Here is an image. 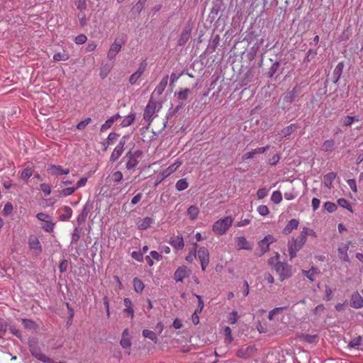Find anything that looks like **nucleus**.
Wrapping results in <instances>:
<instances>
[{"label": "nucleus", "mask_w": 363, "mask_h": 363, "mask_svg": "<svg viewBox=\"0 0 363 363\" xmlns=\"http://www.w3.org/2000/svg\"><path fill=\"white\" fill-rule=\"evenodd\" d=\"M362 341L361 337H357L354 339H352L349 343H348V347L349 348H354L359 345H360Z\"/></svg>", "instance_id": "nucleus-52"}, {"label": "nucleus", "mask_w": 363, "mask_h": 363, "mask_svg": "<svg viewBox=\"0 0 363 363\" xmlns=\"http://www.w3.org/2000/svg\"><path fill=\"white\" fill-rule=\"evenodd\" d=\"M301 233L302 234V237H305L306 238H307V236H313L314 238L316 237L315 232L313 230L306 227L303 228Z\"/></svg>", "instance_id": "nucleus-46"}, {"label": "nucleus", "mask_w": 363, "mask_h": 363, "mask_svg": "<svg viewBox=\"0 0 363 363\" xmlns=\"http://www.w3.org/2000/svg\"><path fill=\"white\" fill-rule=\"evenodd\" d=\"M131 257L135 259V260H137L138 262H143V252L138 251V252H136V251H133L132 253H131Z\"/></svg>", "instance_id": "nucleus-57"}, {"label": "nucleus", "mask_w": 363, "mask_h": 363, "mask_svg": "<svg viewBox=\"0 0 363 363\" xmlns=\"http://www.w3.org/2000/svg\"><path fill=\"white\" fill-rule=\"evenodd\" d=\"M240 316L237 311H233L230 313L228 314L227 317L228 323L230 324H235L238 320Z\"/></svg>", "instance_id": "nucleus-39"}, {"label": "nucleus", "mask_w": 363, "mask_h": 363, "mask_svg": "<svg viewBox=\"0 0 363 363\" xmlns=\"http://www.w3.org/2000/svg\"><path fill=\"white\" fill-rule=\"evenodd\" d=\"M169 244L176 250H182L184 247V242L182 235H177L171 238Z\"/></svg>", "instance_id": "nucleus-18"}, {"label": "nucleus", "mask_w": 363, "mask_h": 363, "mask_svg": "<svg viewBox=\"0 0 363 363\" xmlns=\"http://www.w3.org/2000/svg\"><path fill=\"white\" fill-rule=\"evenodd\" d=\"M182 164V162L176 160L172 164L169 165L167 169L162 172V179H164L174 173Z\"/></svg>", "instance_id": "nucleus-15"}, {"label": "nucleus", "mask_w": 363, "mask_h": 363, "mask_svg": "<svg viewBox=\"0 0 363 363\" xmlns=\"http://www.w3.org/2000/svg\"><path fill=\"white\" fill-rule=\"evenodd\" d=\"M143 335L144 337L148 338L154 342H156L157 340V336L156 333L147 329L143 330Z\"/></svg>", "instance_id": "nucleus-38"}, {"label": "nucleus", "mask_w": 363, "mask_h": 363, "mask_svg": "<svg viewBox=\"0 0 363 363\" xmlns=\"http://www.w3.org/2000/svg\"><path fill=\"white\" fill-rule=\"evenodd\" d=\"M22 322L24 327L28 330H35L37 328V325L34 321L29 319H22Z\"/></svg>", "instance_id": "nucleus-41"}, {"label": "nucleus", "mask_w": 363, "mask_h": 363, "mask_svg": "<svg viewBox=\"0 0 363 363\" xmlns=\"http://www.w3.org/2000/svg\"><path fill=\"white\" fill-rule=\"evenodd\" d=\"M336 174L335 172H329L326 174L323 177V184L325 186L330 189L333 188V182L336 178Z\"/></svg>", "instance_id": "nucleus-25"}, {"label": "nucleus", "mask_w": 363, "mask_h": 363, "mask_svg": "<svg viewBox=\"0 0 363 363\" xmlns=\"http://www.w3.org/2000/svg\"><path fill=\"white\" fill-rule=\"evenodd\" d=\"M7 330L6 322L4 319H0V339L4 337Z\"/></svg>", "instance_id": "nucleus-51"}, {"label": "nucleus", "mask_w": 363, "mask_h": 363, "mask_svg": "<svg viewBox=\"0 0 363 363\" xmlns=\"http://www.w3.org/2000/svg\"><path fill=\"white\" fill-rule=\"evenodd\" d=\"M168 79L169 77L167 75H166L162 79L159 84L155 87V90L153 91L152 97L155 95L160 96L163 93L167 85Z\"/></svg>", "instance_id": "nucleus-16"}, {"label": "nucleus", "mask_w": 363, "mask_h": 363, "mask_svg": "<svg viewBox=\"0 0 363 363\" xmlns=\"http://www.w3.org/2000/svg\"><path fill=\"white\" fill-rule=\"evenodd\" d=\"M121 118V116L117 113L111 117H110L108 119H107L104 124L101 126V131L104 132L106 131L108 129H109L113 123L116 122L118 119Z\"/></svg>", "instance_id": "nucleus-23"}, {"label": "nucleus", "mask_w": 363, "mask_h": 363, "mask_svg": "<svg viewBox=\"0 0 363 363\" xmlns=\"http://www.w3.org/2000/svg\"><path fill=\"white\" fill-rule=\"evenodd\" d=\"M324 208L329 213L334 212L337 208L336 205L334 203L330 201H327L324 203Z\"/></svg>", "instance_id": "nucleus-54"}, {"label": "nucleus", "mask_w": 363, "mask_h": 363, "mask_svg": "<svg viewBox=\"0 0 363 363\" xmlns=\"http://www.w3.org/2000/svg\"><path fill=\"white\" fill-rule=\"evenodd\" d=\"M120 343L123 348L129 349L130 347L131 342L128 329L123 330Z\"/></svg>", "instance_id": "nucleus-24"}, {"label": "nucleus", "mask_w": 363, "mask_h": 363, "mask_svg": "<svg viewBox=\"0 0 363 363\" xmlns=\"http://www.w3.org/2000/svg\"><path fill=\"white\" fill-rule=\"evenodd\" d=\"M29 350L33 357H35L38 360L45 362V363H52L50 359L47 357L45 354H43L40 349L38 347L37 342L35 341L29 342Z\"/></svg>", "instance_id": "nucleus-5"}, {"label": "nucleus", "mask_w": 363, "mask_h": 363, "mask_svg": "<svg viewBox=\"0 0 363 363\" xmlns=\"http://www.w3.org/2000/svg\"><path fill=\"white\" fill-rule=\"evenodd\" d=\"M109 177L111 182L118 184L123 180V174L121 171L118 170L113 172Z\"/></svg>", "instance_id": "nucleus-30"}, {"label": "nucleus", "mask_w": 363, "mask_h": 363, "mask_svg": "<svg viewBox=\"0 0 363 363\" xmlns=\"http://www.w3.org/2000/svg\"><path fill=\"white\" fill-rule=\"evenodd\" d=\"M189 186V183L186 179H181L178 180L176 183L175 187L177 191H183L187 189Z\"/></svg>", "instance_id": "nucleus-34"}, {"label": "nucleus", "mask_w": 363, "mask_h": 363, "mask_svg": "<svg viewBox=\"0 0 363 363\" xmlns=\"http://www.w3.org/2000/svg\"><path fill=\"white\" fill-rule=\"evenodd\" d=\"M302 273L311 281L314 280V276L318 273V269L312 267L309 270H302Z\"/></svg>", "instance_id": "nucleus-35"}, {"label": "nucleus", "mask_w": 363, "mask_h": 363, "mask_svg": "<svg viewBox=\"0 0 363 363\" xmlns=\"http://www.w3.org/2000/svg\"><path fill=\"white\" fill-rule=\"evenodd\" d=\"M76 6L78 9L82 11L86 9V3L85 0H77L76 2Z\"/></svg>", "instance_id": "nucleus-63"}, {"label": "nucleus", "mask_w": 363, "mask_h": 363, "mask_svg": "<svg viewBox=\"0 0 363 363\" xmlns=\"http://www.w3.org/2000/svg\"><path fill=\"white\" fill-rule=\"evenodd\" d=\"M335 145V141L333 139L325 140L322 146V149L324 152H332Z\"/></svg>", "instance_id": "nucleus-29"}, {"label": "nucleus", "mask_w": 363, "mask_h": 363, "mask_svg": "<svg viewBox=\"0 0 363 363\" xmlns=\"http://www.w3.org/2000/svg\"><path fill=\"white\" fill-rule=\"evenodd\" d=\"M235 242L238 250H252V245L244 236L236 238Z\"/></svg>", "instance_id": "nucleus-19"}, {"label": "nucleus", "mask_w": 363, "mask_h": 363, "mask_svg": "<svg viewBox=\"0 0 363 363\" xmlns=\"http://www.w3.org/2000/svg\"><path fill=\"white\" fill-rule=\"evenodd\" d=\"M190 36V32L187 30H184L182 31L180 38L178 40V44L180 46L184 45L186 42L189 40Z\"/></svg>", "instance_id": "nucleus-33"}, {"label": "nucleus", "mask_w": 363, "mask_h": 363, "mask_svg": "<svg viewBox=\"0 0 363 363\" xmlns=\"http://www.w3.org/2000/svg\"><path fill=\"white\" fill-rule=\"evenodd\" d=\"M351 306L357 309L363 307V298L358 292L352 294L351 296Z\"/></svg>", "instance_id": "nucleus-17"}, {"label": "nucleus", "mask_w": 363, "mask_h": 363, "mask_svg": "<svg viewBox=\"0 0 363 363\" xmlns=\"http://www.w3.org/2000/svg\"><path fill=\"white\" fill-rule=\"evenodd\" d=\"M86 36L85 35L81 34L75 38L74 42L77 44L82 45L84 44L86 41Z\"/></svg>", "instance_id": "nucleus-62"}, {"label": "nucleus", "mask_w": 363, "mask_h": 363, "mask_svg": "<svg viewBox=\"0 0 363 363\" xmlns=\"http://www.w3.org/2000/svg\"><path fill=\"white\" fill-rule=\"evenodd\" d=\"M126 143V137L123 136L116 147L114 148L110 157V162H113L116 161L123 154L124 150V145Z\"/></svg>", "instance_id": "nucleus-10"}, {"label": "nucleus", "mask_w": 363, "mask_h": 363, "mask_svg": "<svg viewBox=\"0 0 363 363\" xmlns=\"http://www.w3.org/2000/svg\"><path fill=\"white\" fill-rule=\"evenodd\" d=\"M141 75L137 72L132 74L129 78V82L130 84H135L138 80L140 78Z\"/></svg>", "instance_id": "nucleus-60"}, {"label": "nucleus", "mask_w": 363, "mask_h": 363, "mask_svg": "<svg viewBox=\"0 0 363 363\" xmlns=\"http://www.w3.org/2000/svg\"><path fill=\"white\" fill-rule=\"evenodd\" d=\"M89 211L86 208V206H85L80 214L77 216V222L79 225L84 223L86 219V217L88 216Z\"/></svg>", "instance_id": "nucleus-37"}, {"label": "nucleus", "mask_w": 363, "mask_h": 363, "mask_svg": "<svg viewBox=\"0 0 363 363\" xmlns=\"http://www.w3.org/2000/svg\"><path fill=\"white\" fill-rule=\"evenodd\" d=\"M298 220L297 219H291L290 220L285 228H284V233L288 235L292 232L293 230H295L298 226Z\"/></svg>", "instance_id": "nucleus-27"}, {"label": "nucleus", "mask_w": 363, "mask_h": 363, "mask_svg": "<svg viewBox=\"0 0 363 363\" xmlns=\"http://www.w3.org/2000/svg\"><path fill=\"white\" fill-rule=\"evenodd\" d=\"M91 121V119L90 118H86V119H84V121H80L77 125V128L78 130H83L84 129V128Z\"/></svg>", "instance_id": "nucleus-56"}, {"label": "nucleus", "mask_w": 363, "mask_h": 363, "mask_svg": "<svg viewBox=\"0 0 363 363\" xmlns=\"http://www.w3.org/2000/svg\"><path fill=\"white\" fill-rule=\"evenodd\" d=\"M296 128L295 124H291L284 128H283L277 135V137L279 140H281L284 138L289 136Z\"/></svg>", "instance_id": "nucleus-21"}, {"label": "nucleus", "mask_w": 363, "mask_h": 363, "mask_svg": "<svg viewBox=\"0 0 363 363\" xmlns=\"http://www.w3.org/2000/svg\"><path fill=\"white\" fill-rule=\"evenodd\" d=\"M153 223V219L150 217H145L143 219H140L137 223L138 228L139 230H146Z\"/></svg>", "instance_id": "nucleus-26"}, {"label": "nucleus", "mask_w": 363, "mask_h": 363, "mask_svg": "<svg viewBox=\"0 0 363 363\" xmlns=\"http://www.w3.org/2000/svg\"><path fill=\"white\" fill-rule=\"evenodd\" d=\"M301 89L300 86H294L292 90L286 92L284 94L283 100L285 103L290 104H291L295 99L298 96V94L301 93Z\"/></svg>", "instance_id": "nucleus-11"}, {"label": "nucleus", "mask_w": 363, "mask_h": 363, "mask_svg": "<svg viewBox=\"0 0 363 363\" xmlns=\"http://www.w3.org/2000/svg\"><path fill=\"white\" fill-rule=\"evenodd\" d=\"M337 204L340 206L347 209L350 212H352V208L351 205L348 203V201L345 199H343V198L339 199L337 200Z\"/></svg>", "instance_id": "nucleus-44"}, {"label": "nucleus", "mask_w": 363, "mask_h": 363, "mask_svg": "<svg viewBox=\"0 0 363 363\" xmlns=\"http://www.w3.org/2000/svg\"><path fill=\"white\" fill-rule=\"evenodd\" d=\"M36 218L40 220V221H43V222H46L48 221V219L50 218V216L49 215H48L47 213H39L36 215Z\"/></svg>", "instance_id": "nucleus-64"}, {"label": "nucleus", "mask_w": 363, "mask_h": 363, "mask_svg": "<svg viewBox=\"0 0 363 363\" xmlns=\"http://www.w3.org/2000/svg\"><path fill=\"white\" fill-rule=\"evenodd\" d=\"M134 290L137 293H142L145 288L144 283L138 277L133 279V281Z\"/></svg>", "instance_id": "nucleus-31"}, {"label": "nucleus", "mask_w": 363, "mask_h": 363, "mask_svg": "<svg viewBox=\"0 0 363 363\" xmlns=\"http://www.w3.org/2000/svg\"><path fill=\"white\" fill-rule=\"evenodd\" d=\"M271 201L276 204L280 203L282 201L281 193L279 191H274L271 196Z\"/></svg>", "instance_id": "nucleus-40"}, {"label": "nucleus", "mask_w": 363, "mask_h": 363, "mask_svg": "<svg viewBox=\"0 0 363 363\" xmlns=\"http://www.w3.org/2000/svg\"><path fill=\"white\" fill-rule=\"evenodd\" d=\"M64 213L60 216L61 220H67L72 217V210L69 206H64L63 208Z\"/></svg>", "instance_id": "nucleus-36"}, {"label": "nucleus", "mask_w": 363, "mask_h": 363, "mask_svg": "<svg viewBox=\"0 0 363 363\" xmlns=\"http://www.w3.org/2000/svg\"><path fill=\"white\" fill-rule=\"evenodd\" d=\"M190 272L186 266L179 267L174 272V278L177 282L182 281L185 277L189 276Z\"/></svg>", "instance_id": "nucleus-14"}, {"label": "nucleus", "mask_w": 363, "mask_h": 363, "mask_svg": "<svg viewBox=\"0 0 363 363\" xmlns=\"http://www.w3.org/2000/svg\"><path fill=\"white\" fill-rule=\"evenodd\" d=\"M268 194V190L266 188H262L257 191V196L259 199H262Z\"/></svg>", "instance_id": "nucleus-58"}, {"label": "nucleus", "mask_w": 363, "mask_h": 363, "mask_svg": "<svg viewBox=\"0 0 363 363\" xmlns=\"http://www.w3.org/2000/svg\"><path fill=\"white\" fill-rule=\"evenodd\" d=\"M54 223L51 220V218L45 222V225L43 227V230L48 233H52L54 230Z\"/></svg>", "instance_id": "nucleus-47"}, {"label": "nucleus", "mask_w": 363, "mask_h": 363, "mask_svg": "<svg viewBox=\"0 0 363 363\" xmlns=\"http://www.w3.org/2000/svg\"><path fill=\"white\" fill-rule=\"evenodd\" d=\"M197 256L200 260L202 270L205 271L210 261L208 249L205 247H200L197 251Z\"/></svg>", "instance_id": "nucleus-9"}, {"label": "nucleus", "mask_w": 363, "mask_h": 363, "mask_svg": "<svg viewBox=\"0 0 363 363\" xmlns=\"http://www.w3.org/2000/svg\"><path fill=\"white\" fill-rule=\"evenodd\" d=\"M257 212L262 216H266L269 213L268 207L265 205H260L257 208Z\"/></svg>", "instance_id": "nucleus-48"}, {"label": "nucleus", "mask_w": 363, "mask_h": 363, "mask_svg": "<svg viewBox=\"0 0 363 363\" xmlns=\"http://www.w3.org/2000/svg\"><path fill=\"white\" fill-rule=\"evenodd\" d=\"M195 249L189 252L188 255L186 257V260L189 262H192L197 256V252H196V247L197 246V244H195Z\"/></svg>", "instance_id": "nucleus-53"}, {"label": "nucleus", "mask_w": 363, "mask_h": 363, "mask_svg": "<svg viewBox=\"0 0 363 363\" xmlns=\"http://www.w3.org/2000/svg\"><path fill=\"white\" fill-rule=\"evenodd\" d=\"M354 121H358V119H355L353 116H347L343 118V124L345 126L350 125Z\"/></svg>", "instance_id": "nucleus-61"}, {"label": "nucleus", "mask_w": 363, "mask_h": 363, "mask_svg": "<svg viewBox=\"0 0 363 363\" xmlns=\"http://www.w3.org/2000/svg\"><path fill=\"white\" fill-rule=\"evenodd\" d=\"M69 58V56L66 52H57L53 55L55 61H66Z\"/></svg>", "instance_id": "nucleus-42"}, {"label": "nucleus", "mask_w": 363, "mask_h": 363, "mask_svg": "<svg viewBox=\"0 0 363 363\" xmlns=\"http://www.w3.org/2000/svg\"><path fill=\"white\" fill-rule=\"evenodd\" d=\"M190 92L189 89H184L178 93V98L180 100H186L188 97V94Z\"/></svg>", "instance_id": "nucleus-59"}, {"label": "nucleus", "mask_w": 363, "mask_h": 363, "mask_svg": "<svg viewBox=\"0 0 363 363\" xmlns=\"http://www.w3.org/2000/svg\"><path fill=\"white\" fill-rule=\"evenodd\" d=\"M306 242V238L302 237V234L300 233L299 236L289 241L288 243V251L289 256L291 259L296 257V253L303 247Z\"/></svg>", "instance_id": "nucleus-4"}, {"label": "nucleus", "mask_w": 363, "mask_h": 363, "mask_svg": "<svg viewBox=\"0 0 363 363\" xmlns=\"http://www.w3.org/2000/svg\"><path fill=\"white\" fill-rule=\"evenodd\" d=\"M223 334L225 337V341L228 343H230L233 340L230 328L225 326L223 329Z\"/></svg>", "instance_id": "nucleus-43"}, {"label": "nucleus", "mask_w": 363, "mask_h": 363, "mask_svg": "<svg viewBox=\"0 0 363 363\" xmlns=\"http://www.w3.org/2000/svg\"><path fill=\"white\" fill-rule=\"evenodd\" d=\"M156 108L157 102L153 101L152 98L151 97L145 108L143 113V118L147 122H148V124H150L152 121Z\"/></svg>", "instance_id": "nucleus-8"}, {"label": "nucleus", "mask_w": 363, "mask_h": 363, "mask_svg": "<svg viewBox=\"0 0 363 363\" xmlns=\"http://www.w3.org/2000/svg\"><path fill=\"white\" fill-rule=\"evenodd\" d=\"M48 171L53 175L68 174L69 173V169H63L60 165L55 164L49 165Z\"/></svg>", "instance_id": "nucleus-20"}, {"label": "nucleus", "mask_w": 363, "mask_h": 363, "mask_svg": "<svg viewBox=\"0 0 363 363\" xmlns=\"http://www.w3.org/2000/svg\"><path fill=\"white\" fill-rule=\"evenodd\" d=\"M279 255L276 254V256L272 257L269 260V264L276 271L279 276L280 279L282 281L286 278L291 277L292 270L291 267L286 262H281L279 261Z\"/></svg>", "instance_id": "nucleus-1"}, {"label": "nucleus", "mask_w": 363, "mask_h": 363, "mask_svg": "<svg viewBox=\"0 0 363 363\" xmlns=\"http://www.w3.org/2000/svg\"><path fill=\"white\" fill-rule=\"evenodd\" d=\"M257 348L254 345L244 346L238 349L236 356L242 359H249L255 356Z\"/></svg>", "instance_id": "nucleus-7"}, {"label": "nucleus", "mask_w": 363, "mask_h": 363, "mask_svg": "<svg viewBox=\"0 0 363 363\" xmlns=\"http://www.w3.org/2000/svg\"><path fill=\"white\" fill-rule=\"evenodd\" d=\"M135 118V113H130L129 115H128L121 122V125L123 128L128 127L130 125Z\"/></svg>", "instance_id": "nucleus-32"}, {"label": "nucleus", "mask_w": 363, "mask_h": 363, "mask_svg": "<svg viewBox=\"0 0 363 363\" xmlns=\"http://www.w3.org/2000/svg\"><path fill=\"white\" fill-rule=\"evenodd\" d=\"M143 152L140 150H129L124 157L126 160L125 168L128 170L134 171L139 164V159L141 157Z\"/></svg>", "instance_id": "nucleus-3"}, {"label": "nucleus", "mask_w": 363, "mask_h": 363, "mask_svg": "<svg viewBox=\"0 0 363 363\" xmlns=\"http://www.w3.org/2000/svg\"><path fill=\"white\" fill-rule=\"evenodd\" d=\"M122 43L115 40L110 46L107 53V58L108 60H114L117 54L121 51Z\"/></svg>", "instance_id": "nucleus-12"}, {"label": "nucleus", "mask_w": 363, "mask_h": 363, "mask_svg": "<svg viewBox=\"0 0 363 363\" xmlns=\"http://www.w3.org/2000/svg\"><path fill=\"white\" fill-rule=\"evenodd\" d=\"M351 245V242L348 241L346 243H342L338 249L339 257L344 262H350V258L347 255V251Z\"/></svg>", "instance_id": "nucleus-13"}, {"label": "nucleus", "mask_w": 363, "mask_h": 363, "mask_svg": "<svg viewBox=\"0 0 363 363\" xmlns=\"http://www.w3.org/2000/svg\"><path fill=\"white\" fill-rule=\"evenodd\" d=\"M199 213V209L197 206L192 205L190 206L187 209V215L191 220H194L197 218Z\"/></svg>", "instance_id": "nucleus-28"}, {"label": "nucleus", "mask_w": 363, "mask_h": 363, "mask_svg": "<svg viewBox=\"0 0 363 363\" xmlns=\"http://www.w3.org/2000/svg\"><path fill=\"white\" fill-rule=\"evenodd\" d=\"M259 247L260 248V250L262 254L267 252L269 250V245L267 244L264 240H262L258 243Z\"/></svg>", "instance_id": "nucleus-55"}, {"label": "nucleus", "mask_w": 363, "mask_h": 363, "mask_svg": "<svg viewBox=\"0 0 363 363\" xmlns=\"http://www.w3.org/2000/svg\"><path fill=\"white\" fill-rule=\"evenodd\" d=\"M76 190H77V188L67 187V188L62 189L60 191V194L62 196H67L72 195Z\"/></svg>", "instance_id": "nucleus-49"}, {"label": "nucleus", "mask_w": 363, "mask_h": 363, "mask_svg": "<svg viewBox=\"0 0 363 363\" xmlns=\"http://www.w3.org/2000/svg\"><path fill=\"white\" fill-rule=\"evenodd\" d=\"M233 221L234 218L230 216L221 218L213 224L212 230L217 235H223L232 226Z\"/></svg>", "instance_id": "nucleus-2"}, {"label": "nucleus", "mask_w": 363, "mask_h": 363, "mask_svg": "<svg viewBox=\"0 0 363 363\" xmlns=\"http://www.w3.org/2000/svg\"><path fill=\"white\" fill-rule=\"evenodd\" d=\"M33 173V169L31 167H27L24 169L21 174V178L23 179H29Z\"/></svg>", "instance_id": "nucleus-45"}, {"label": "nucleus", "mask_w": 363, "mask_h": 363, "mask_svg": "<svg viewBox=\"0 0 363 363\" xmlns=\"http://www.w3.org/2000/svg\"><path fill=\"white\" fill-rule=\"evenodd\" d=\"M28 247L32 254L35 256H38L43 251L42 245L39 239L35 235H31L28 238Z\"/></svg>", "instance_id": "nucleus-6"}, {"label": "nucleus", "mask_w": 363, "mask_h": 363, "mask_svg": "<svg viewBox=\"0 0 363 363\" xmlns=\"http://www.w3.org/2000/svg\"><path fill=\"white\" fill-rule=\"evenodd\" d=\"M343 68H344V62H340L337 65L335 69L333 70V81L335 84L337 83V82L339 81V79L342 75Z\"/></svg>", "instance_id": "nucleus-22"}, {"label": "nucleus", "mask_w": 363, "mask_h": 363, "mask_svg": "<svg viewBox=\"0 0 363 363\" xmlns=\"http://www.w3.org/2000/svg\"><path fill=\"white\" fill-rule=\"evenodd\" d=\"M40 190L44 193L45 196H48L51 193V186L50 184L43 183L40 185Z\"/></svg>", "instance_id": "nucleus-50"}]
</instances>
